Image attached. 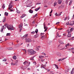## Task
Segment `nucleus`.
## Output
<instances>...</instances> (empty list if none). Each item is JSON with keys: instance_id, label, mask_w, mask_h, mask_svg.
I'll return each mask as SVG.
<instances>
[{"instance_id": "f257e3e1", "label": "nucleus", "mask_w": 74, "mask_h": 74, "mask_svg": "<svg viewBox=\"0 0 74 74\" xmlns=\"http://www.w3.org/2000/svg\"><path fill=\"white\" fill-rule=\"evenodd\" d=\"M28 53L29 55H33L36 53V51H35L33 49H31L28 50Z\"/></svg>"}, {"instance_id": "f03ea898", "label": "nucleus", "mask_w": 74, "mask_h": 74, "mask_svg": "<svg viewBox=\"0 0 74 74\" xmlns=\"http://www.w3.org/2000/svg\"><path fill=\"white\" fill-rule=\"evenodd\" d=\"M25 38V42H32V40H31V39L29 38H27L28 37V34H27L26 35H25L24 36H23Z\"/></svg>"}, {"instance_id": "7ed1b4c3", "label": "nucleus", "mask_w": 74, "mask_h": 74, "mask_svg": "<svg viewBox=\"0 0 74 74\" xmlns=\"http://www.w3.org/2000/svg\"><path fill=\"white\" fill-rule=\"evenodd\" d=\"M44 27V29H45L44 32H46L47 30V29H48V27H46L45 25V24L43 25Z\"/></svg>"}, {"instance_id": "20e7f679", "label": "nucleus", "mask_w": 74, "mask_h": 74, "mask_svg": "<svg viewBox=\"0 0 74 74\" xmlns=\"http://www.w3.org/2000/svg\"><path fill=\"white\" fill-rule=\"evenodd\" d=\"M74 21L71 22V23L69 25V26H73L74 24Z\"/></svg>"}, {"instance_id": "39448f33", "label": "nucleus", "mask_w": 74, "mask_h": 74, "mask_svg": "<svg viewBox=\"0 0 74 74\" xmlns=\"http://www.w3.org/2000/svg\"><path fill=\"white\" fill-rule=\"evenodd\" d=\"M12 5H11V3H10L9 6V10H10L11 8H12Z\"/></svg>"}, {"instance_id": "423d86ee", "label": "nucleus", "mask_w": 74, "mask_h": 74, "mask_svg": "<svg viewBox=\"0 0 74 74\" xmlns=\"http://www.w3.org/2000/svg\"><path fill=\"white\" fill-rule=\"evenodd\" d=\"M18 60H16L15 63H14V66L15 65L17 66V65H18Z\"/></svg>"}, {"instance_id": "0eeeda50", "label": "nucleus", "mask_w": 74, "mask_h": 74, "mask_svg": "<svg viewBox=\"0 0 74 74\" xmlns=\"http://www.w3.org/2000/svg\"><path fill=\"white\" fill-rule=\"evenodd\" d=\"M46 37L45 35L41 37V38L42 39V40H44V38H45Z\"/></svg>"}, {"instance_id": "6e6552de", "label": "nucleus", "mask_w": 74, "mask_h": 74, "mask_svg": "<svg viewBox=\"0 0 74 74\" xmlns=\"http://www.w3.org/2000/svg\"><path fill=\"white\" fill-rule=\"evenodd\" d=\"M25 16H26V14H23L22 16L21 17V18L22 19V18H24Z\"/></svg>"}, {"instance_id": "1a4fd4ad", "label": "nucleus", "mask_w": 74, "mask_h": 74, "mask_svg": "<svg viewBox=\"0 0 74 74\" xmlns=\"http://www.w3.org/2000/svg\"><path fill=\"white\" fill-rule=\"evenodd\" d=\"M58 4H60L62 3V1L58 0Z\"/></svg>"}, {"instance_id": "9d476101", "label": "nucleus", "mask_w": 74, "mask_h": 74, "mask_svg": "<svg viewBox=\"0 0 74 74\" xmlns=\"http://www.w3.org/2000/svg\"><path fill=\"white\" fill-rule=\"evenodd\" d=\"M39 58L40 59H42V58H44V56H39Z\"/></svg>"}, {"instance_id": "9b49d317", "label": "nucleus", "mask_w": 74, "mask_h": 74, "mask_svg": "<svg viewBox=\"0 0 74 74\" xmlns=\"http://www.w3.org/2000/svg\"><path fill=\"white\" fill-rule=\"evenodd\" d=\"M73 73H74V68H73L71 71V74H73Z\"/></svg>"}, {"instance_id": "f8f14e48", "label": "nucleus", "mask_w": 74, "mask_h": 74, "mask_svg": "<svg viewBox=\"0 0 74 74\" xmlns=\"http://www.w3.org/2000/svg\"><path fill=\"white\" fill-rule=\"evenodd\" d=\"M71 34H68L67 35V37H71Z\"/></svg>"}, {"instance_id": "ddd939ff", "label": "nucleus", "mask_w": 74, "mask_h": 74, "mask_svg": "<svg viewBox=\"0 0 74 74\" xmlns=\"http://www.w3.org/2000/svg\"><path fill=\"white\" fill-rule=\"evenodd\" d=\"M54 65L55 66L56 68L57 69H58L59 67H58V65H56V64H54Z\"/></svg>"}, {"instance_id": "4468645a", "label": "nucleus", "mask_w": 74, "mask_h": 74, "mask_svg": "<svg viewBox=\"0 0 74 74\" xmlns=\"http://www.w3.org/2000/svg\"><path fill=\"white\" fill-rule=\"evenodd\" d=\"M20 27H19V28H20V27H21L22 28V26H23V24H22V23H21L20 25Z\"/></svg>"}, {"instance_id": "2eb2a0df", "label": "nucleus", "mask_w": 74, "mask_h": 74, "mask_svg": "<svg viewBox=\"0 0 74 74\" xmlns=\"http://www.w3.org/2000/svg\"><path fill=\"white\" fill-rule=\"evenodd\" d=\"M27 1L29 4H32V2L31 1Z\"/></svg>"}, {"instance_id": "dca6fc26", "label": "nucleus", "mask_w": 74, "mask_h": 74, "mask_svg": "<svg viewBox=\"0 0 74 74\" xmlns=\"http://www.w3.org/2000/svg\"><path fill=\"white\" fill-rule=\"evenodd\" d=\"M23 63L24 65H26V64H28V62L25 61V62H24Z\"/></svg>"}, {"instance_id": "f3484780", "label": "nucleus", "mask_w": 74, "mask_h": 74, "mask_svg": "<svg viewBox=\"0 0 74 74\" xmlns=\"http://www.w3.org/2000/svg\"><path fill=\"white\" fill-rule=\"evenodd\" d=\"M11 36V34L10 33H8L6 34V36Z\"/></svg>"}, {"instance_id": "a211bd4d", "label": "nucleus", "mask_w": 74, "mask_h": 74, "mask_svg": "<svg viewBox=\"0 0 74 74\" xmlns=\"http://www.w3.org/2000/svg\"><path fill=\"white\" fill-rule=\"evenodd\" d=\"M57 55H58V56H59L60 57L61 56V54L60 53H57Z\"/></svg>"}, {"instance_id": "6ab92c4d", "label": "nucleus", "mask_w": 74, "mask_h": 74, "mask_svg": "<svg viewBox=\"0 0 74 74\" xmlns=\"http://www.w3.org/2000/svg\"><path fill=\"white\" fill-rule=\"evenodd\" d=\"M8 13H7V12H5V16H8Z\"/></svg>"}, {"instance_id": "aec40b11", "label": "nucleus", "mask_w": 74, "mask_h": 74, "mask_svg": "<svg viewBox=\"0 0 74 74\" xmlns=\"http://www.w3.org/2000/svg\"><path fill=\"white\" fill-rule=\"evenodd\" d=\"M11 27V26L10 25H8L7 26V28L8 29V30H9V28H10Z\"/></svg>"}, {"instance_id": "412c9836", "label": "nucleus", "mask_w": 74, "mask_h": 74, "mask_svg": "<svg viewBox=\"0 0 74 74\" xmlns=\"http://www.w3.org/2000/svg\"><path fill=\"white\" fill-rule=\"evenodd\" d=\"M40 7H39L38 8L35 9V10L36 11H37L38 10H40Z\"/></svg>"}, {"instance_id": "4be33fe9", "label": "nucleus", "mask_w": 74, "mask_h": 74, "mask_svg": "<svg viewBox=\"0 0 74 74\" xmlns=\"http://www.w3.org/2000/svg\"><path fill=\"white\" fill-rule=\"evenodd\" d=\"M29 12H30V13L32 14L33 12V11L31 10H30L29 11Z\"/></svg>"}, {"instance_id": "5701e85b", "label": "nucleus", "mask_w": 74, "mask_h": 74, "mask_svg": "<svg viewBox=\"0 0 74 74\" xmlns=\"http://www.w3.org/2000/svg\"><path fill=\"white\" fill-rule=\"evenodd\" d=\"M21 45V44H17L16 45V46L17 47H19Z\"/></svg>"}, {"instance_id": "b1692460", "label": "nucleus", "mask_w": 74, "mask_h": 74, "mask_svg": "<svg viewBox=\"0 0 74 74\" xmlns=\"http://www.w3.org/2000/svg\"><path fill=\"white\" fill-rule=\"evenodd\" d=\"M13 58L14 59H15V60H16V56H14L13 57Z\"/></svg>"}, {"instance_id": "393cba45", "label": "nucleus", "mask_w": 74, "mask_h": 74, "mask_svg": "<svg viewBox=\"0 0 74 74\" xmlns=\"http://www.w3.org/2000/svg\"><path fill=\"white\" fill-rule=\"evenodd\" d=\"M38 37V35H36L34 36V38H37Z\"/></svg>"}, {"instance_id": "a878e982", "label": "nucleus", "mask_w": 74, "mask_h": 74, "mask_svg": "<svg viewBox=\"0 0 74 74\" xmlns=\"http://www.w3.org/2000/svg\"><path fill=\"white\" fill-rule=\"evenodd\" d=\"M35 21H36V20H35L33 21L32 22V24H35V23H36L35 22Z\"/></svg>"}, {"instance_id": "bb28decb", "label": "nucleus", "mask_w": 74, "mask_h": 74, "mask_svg": "<svg viewBox=\"0 0 74 74\" xmlns=\"http://www.w3.org/2000/svg\"><path fill=\"white\" fill-rule=\"evenodd\" d=\"M9 30H14V29L12 27H10V28H9Z\"/></svg>"}, {"instance_id": "cd10ccee", "label": "nucleus", "mask_w": 74, "mask_h": 74, "mask_svg": "<svg viewBox=\"0 0 74 74\" xmlns=\"http://www.w3.org/2000/svg\"><path fill=\"white\" fill-rule=\"evenodd\" d=\"M56 4H57V2H55V3H54V7H55L56 5Z\"/></svg>"}, {"instance_id": "c85d7f7f", "label": "nucleus", "mask_w": 74, "mask_h": 74, "mask_svg": "<svg viewBox=\"0 0 74 74\" xmlns=\"http://www.w3.org/2000/svg\"><path fill=\"white\" fill-rule=\"evenodd\" d=\"M60 44H64V42H63L62 41H60Z\"/></svg>"}, {"instance_id": "c756f323", "label": "nucleus", "mask_w": 74, "mask_h": 74, "mask_svg": "<svg viewBox=\"0 0 74 74\" xmlns=\"http://www.w3.org/2000/svg\"><path fill=\"white\" fill-rule=\"evenodd\" d=\"M3 61L4 62H6V61H7V59L5 58L3 59Z\"/></svg>"}, {"instance_id": "7c9ffc66", "label": "nucleus", "mask_w": 74, "mask_h": 74, "mask_svg": "<svg viewBox=\"0 0 74 74\" xmlns=\"http://www.w3.org/2000/svg\"><path fill=\"white\" fill-rule=\"evenodd\" d=\"M4 29V27H3L2 28V29H1V32H3V30Z\"/></svg>"}, {"instance_id": "2f4dec72", "label": "nucleus", "mask_w": 74, "mask_h": 74, "mask_svg": "<svg viewBox=\"0 0 74 74\" xmlns=\"http://www.w3.org/2000/svg\"><path fill=\"white\" fill-rule=\"evenodd\" d=\"M11 65L12 66H15L13 62H12Z\"/></svg>"}, {"instance_id": "473e14b6", "label": "nucleus", "mask_w": 74, "mask_h": 74, "mask_svg": "<svg viewBox=\"0 0 74 74\" xmlns=\"http://www.w3.org/2000/svg\"><path fill=\"white\" fill-rule=\"evenodd\" d=\"M70 50H72V51H74V48H72L71 49H70Z\"/></svg>"}, {"instance_id": "72a5a7b5", "label": "nucleus", "mask_w": 74, "mask_h": 74, "mask_svg": "<svg viewBox=\"0 0 74 74\" xmlns=\"http://www.w3.org/2000/svg\"><path fill=\"white\" fill-rule=\"evenodd\" d=\"M2 8L3 9L5 8V4H3V6H2Z\"/></svg>"}, {"instance_id": "f704fd0d", "label": "nucleus", "mask_w": 74, "mask_h": 74, "mask_svg": "<svg viewBox=\"0 0 74 74\" xmlns=\"http://www.w3.org/2000/svg\"><path fill=\"white\" fill-rule=\"evenodd\" d=\"M8 49H9V50H12V48L9 47L8 48Z\"/></svg>"}, {"instance_id": "c9c22d12", "label": "nucleus", "mask_w": 74, "mask_h": 74, "mask_svg": "<svg viewBox=\"0 0 74 74\" xmlns=\"http://www.w3.org/2000/svg\"><path fill=\"white\" fill-rule=\"evenodd\" d=\"M57 36L58 37H60L61 36H60V35H59V34H58V33H57Z\"/></svg>"}, {"instance_id": "e433bc0d", "label": "nucleus", "mask_w": 74, "mask_h": 74, "mask_svg": "<svg viewBox=\"0 0 74 74\" xmlns=\"http://www.w3.org/2000/svg\"><path fill=\"white\" fill-rule=\"evenodd\" d=\"M35 32L36 33H37V32H38V29H36V30H35Z\"/></svg>"}, {"instance_id": "4c0bfd02", "label": "nucleus", "mask_w": 74, "mask_h": 74, "mask_svg": "<svg viewBox=\"0 0 74 74\" xmlns=\"http://www.w3.org/2000/svg\"><path fill=\"white\" fill-rule=\"evenodd\" d=\"M72 1H70V2L69 3V5H71V3H72Z\"/></svg>"}, {"instance_id": "58836bf2", "label": "nucleus", "mask_w": 74, "mask_h": 74, "mask_svg": "<svg viewBox=\"0 0 74 74\" xmlns=\"http://www.w3.org/2000/svg\"><path fill=\"white\" fill-rule=\"evenodd\" d=\"M5 22V18H4L3 19V22L4 23Z\"/></svg>"}, {"instance_id": "ea45409f", "label": "nucleus", "mask_w": 74, "mask_h": 74, "mask_svg": "<svg viewBox=\"0 0 74 74\" xmlns=\"http://www.w3.org/2000/svg\"><path fill=\"white\" fill-rule=\"evenodd\" d=\"M71 32H73V28H72L70 29Z\"/></svg>"}, {"instance_id": "a19ab883", "label": "nucleus", "mask_w": 74, "mask_h": 74, "mask_svg": "<svg viewBox=\"0 0 74 74\" xmlns=\"http://www.w3.org/2000/svg\"><path fill=\"white\" fill-rule=\"evenodd\" d=\"M69 43H68L66 45V47L67 46H69Z\"/></svg>"}, {"instance_id": "79ce46f5", "label": "nucleus", "mask_w": 74, "mask_h": 74, "mask_svg": "<svg viewBox=\"0 0 74 74\" xmlns=\"http://www.w3.org/2000/svg\"><path fill=\"white\" fill-rule=\"evenodd\" d=\"M23 51L24 52H25V53H26V49H23Z\"/></svg>"}, {"instance_id": "37998d69", "label": "nucleus", "mask_w": 74, "mask_h": 74, "mask_svg": "<svg viewBox=\"0 0 74 74\" xmlns=\"http://www.w3.org/2000/svg\"><path fill=\"white\" fill-rule=\"evenodd\" d=\"M34 57H33L31 58H30V60H33V59H33L34 58Z\"/></svg>"}, {"instance_id": "c03bdc74", "label": "nucleus", "mask_w": 74, "mask_h": 74, "mask_svg": "<svg viewBox=\"0 0 74 74\" xmlns=\"http://www.w3.org/2000/svg\"><path fill=\"white\" fill-rule=\"evenodd\" d=\"M67 17H66L64 19V20L65 21H66L67 20Z\"/></svg>"}, {"instance_id": "a18cd8bd", "label": "nucleus", "mask_w": 74, "mask_h": 74, "mask_svg": "<svg viewBox=\"0 0 74 74\" xmlns=\"http://www.w3.org/2000/svg\"><path fill=\"white\" fill-rule=\"evenodd\" d=\"M69 24H69V22H68L67 23H66V25H69Z\"/></svg>"}, {"instance_id": "49530a36", "label": "nucleus", "mask_w": 74, "mask_h": 74, "mask_svg": "<svg viewBox=\"0 0 74 74\" xmlns=\"http://www.w3.org/2000/svg\"><path fill=\"white\" fill-rule=\"evenodd\" d=\"M46 70H47V71H48V72H49V71H50V70H49V69H45Z\"/></svg>"}, {"instance_id": "de8ad7c7", "label": "nucleus", "mask_w": 74, "mask_h": 74, "mask_svg": "<svg viewBox=\"0 0 74 74\" xmlns=\"http://www.w3.org/2000/svg\"><path fill=\"white\" fill-rule=\"evenodd\" d=\"M36 51H38L39 50V49L38 47H36Z\"/></svg>"}, {"instance_id": "09e8293b", "label": "nucleus", "mask_w": 74, "mask_h": 74, "mask_svg": "<svg viewBox=\"0 0 74 74\" xmlns=\"http://www.w3.org/2000/svg\"><path fill=\"white\" fill-rule=\"evenodd\" d=\"M17 13L18 14H19V13H20V11L19 10H17Z\"/></svg>"}, {"instance_id": "8fccbe9b", "label": "nucleus", "mask_w": 74, "mask_h": 74, "mask_svg": "<svg viewBox=\"0 0 74 74\" xmlns=\"http://www.w3.org/2000/svg\"><path fill=\"white\" fill-rule=\"evenodd\" d=\"M35 31H33V32H31V33L32 34H34V33H35Z\"/></svg>"}, {"instance_id": "3c124183", "label": "nucleus", "mask_w": 74, "mask_h": 74, "mask_svg": "<svg viewBox=\"0 0 74 74\" xmlns=\"http://www.w3.org/2000/svg\"><path fill=\"white\" fill-rule=\"evenodd\" d=\"M45 60V59H42L41 60V61L42 62H44V61Z\"/></svg>"}, {"instance_id": "603ef678", "label": "nucleus", "mask_w": 74, "mask_h": 74, "mask_svg": "<svg viewBox=\"0 0 74 74\" xmlns=\"http://www.w3.org/2000/svg\"><path fill=\"white\" fill-rule=\"evenodd\" d=\"M33 63L34 65H36V62H34Z\"/></svg>"}, {"instance_id": "864d4df0", "label": "nucleus", "mask_w": 74, "mask_h": 74, "mask_svg": "<svg viewBox=\"0 0 74 74\" xmlns=\"http://www.w3.org/2000/svg\"><path fill=\"white\" fill-rule=\"evenodd\" d=\"M59 23H60V22H57L56 23V25H58V24H59Z\"/></svg>"}, {"instance_id": "5fc2aeb1", "label": "nucleus", "mask_w": 74, "mask_h": 74, "mask_svg": "<svg viewBox=\"0 0 74 74\" xmlns=\"http://www.w3.org/2000/svg\"><path fill=\"white\" fill-rule=\"evenodd\" d=\"M52 11H53V10H52V9H51V11L50 12V14H51V13L52 12Z\"/></svg>"}, {"instance_id": "6e6d98bb", "label": "nucleus", "mask_w": 74, "mask_h": 74, "mask_svg": "<svg viewBox=\"0 0 74 74\" xmlns=\"http://www.w3.org/2000/svg\"><path fill=\"white\" fill-rule=\"evenodd\" d=\"M60 15H61V14H58L57 16H59Z\"/></svg>"}, {"instance_id": "4d7b16f0", "label": "nucleus", "mask_w": 74, "mask_h": 74, "mask_svg": "<svg viewBox=\"0 0 74 74\" xmlns=\"http://www.w3.org/2000/svg\"><path fill=\"white\" fill-rule=\"evenodd\" d=\"M66 58H67V57H66V58H63L62 59L61 61H62V60H64V59H66Z\"/></svg>"}, {"instance_id": "13d9d810", "label": "nucleus", "mask_w": 74, "mask_h": 74, "mask_svg": "<svg viewBox=\"0 0 74 74\" xmlns=\"http://www.w3.org/2000/svg\"><path fill=\"white\" fill-rule=\"evenodd\" d=\"M55 15H56V16H58V13H56L55 14Z\"/></svg>"}, {"instance_id": "bf43d9fd", "label": "nucleus", "mask_w": 74, "mask_h": 74, "mask_svg": "<svg viewBox=\"0 0 74 74\" xmlns=\"http://www.w3.org/2000/svg\"><path fill=\"white\" fill-rule=\"evenodd\" d=\"M71 31H70L68 32V34H70V33H71Z\"/></svg>"}, {"instance_id": "052dcab7", "label": "nucleus", "mask_w": 74, "mask_h": 74, "mask_svg": "<svg viewBox=\"0 0 74 74\" xmlns=\"http://www.w3.org/2000/svg\"><path fill=\"white\" fill-rule=\"evenodd\" d=\"M10 4H11V5H12V2L11 1L10 3Z\"/></svg>"}, {"instance_id": "680f3d73", "label": "nucleus", "mask_w": 74, "mask_h": 74, "mask_svg": "<svg viewBox=\"0 0 74 74\" xmlns=\"http://www.w3.org/2000/svg\"><path fill=\"white\" fill-rule=\"evenodd\" d=\"M65 49V48H63L61 49V50H63Z\"/></svg>"}, {"instance_id": "e2e57ef3", "label": "nucleus", "mask_w": 74, "mask_h": 74, "mask_svg": "<svg viewBox=\"0 0 74 74\" xmlns=\"http://www.w3.org/2000/svg\"><path fill=\"white\" fill-rule=\"evenodd\" d=\"M24 26H27V24H25V23H24Z\"/></svg>"}, {"instance_id": "0e129e2a", "label": "nucleus", "mask_w": 74, "mask_h": 74, "mask_svg": "<svg viewBox=\"0 0 74 74\" xmlns=\"http://www.w3.org/2000/svg\"><path fill=\"white\" fill-rule=\"evenodd\" d=\"M27 70H30V68H27Z\"/></svg>"}, {"instance_id": "69168bd1", "label": "nucleus", "mask_w": 74, "mask_h": 74, "mask_svg": "<svg viewBox=\"0 0 74 74\" xmlns=\"http://www.w3.org/2000/svg\"><path fill=\"white\" fill-rule=\"evenodd\" d=\"M35 16L36 17V16H37V14H36Z\"/></svg>"}, {"instance_id": "338daca9", "label": "nucleus", "mask_w": 74, "mask_h": 74, "mask_svg": "<svg viewBox=\"0 0 74 74\" xmlns=\"http://www.w3.org/2000/svg\"><path fill=\"white\" fill-rule=\"evenodd\" d=\"M27 7H30V6H29V5H27Z\"/></svg>"}, {"instance_id": "774afa93", "label": "nucleus", "mask_w": 74, "mask_h": 74, "mask_svg": "<svg viewBox=\"0 0 74 74\" xmlns=\"http://www.w3.org/2000/svg\"><path fill=\"white\" fill-rule=\"evenodd\" d=\"M63 35L64 36H66V34H63Z\"/></svg>"}]
</instances>
